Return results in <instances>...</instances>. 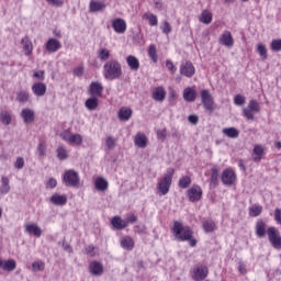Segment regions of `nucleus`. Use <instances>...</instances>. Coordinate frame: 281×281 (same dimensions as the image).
Segmentation results:
<instances>
[{"label":"nucleus","mask_w":281,"mask_h":281,"mask_svg":"<svg viewBox=\"0 0 281 281\" xmlns=\"http://www.w3.org/2000/svg\"><path fill=\"white\" fill-rule=\"evenodd\" d=\"M173 235L180 243H186L189 240L190 247H196V239L192 238V228L189 226H183L181 222H173Z\"/></svg>","instance_id":"obj_1"},{"label":"nucleus","mask_w":281,"mask_h":281,"mask_svg":"<svg viewBox=\"0 0 281 281\" xmlns=\"http://www.w3.org/2000/svg\"><path fill=\"white\" fill-rule=\"evenodd\" d=\"M105 80H117L122 78V64L117 59H111L103 65Z\"/></svg>","instance_id":"obj_2"},{"label":"nucleus","mask_w":281,"mask_h":281,"mask_svg":"<svg viewBox=\"0 0 281 281\" xmlns=\"http://www.w3.org/2000/svg\"><path fill=\"white\" fill-rule=\"evenodd\" d=\"M175 176V169L169 168L165 177L158 182L157 190L159 194L166 196L170 192V186H172V177Z\"/></svg>","instance_id":"obj_3"},{"label":"nucleus","mask_w":281,"mask_h":281,"mask_svg":"<svg viewBox=\"0 0 281 281\" xmlns=\"http://www.w3.org/2000/svg\"><path fill=\"white\" fill-rule=\"evenodd\" d=\"M63 181L67 187L78 188L80 184V176L74 169H69L64 173Z\"/></svg>","instance_id":"obj_4"},{"label":"nucleus","mask_w":281,"mask_h":281,"mask_svg":"<svg viewBox=\"0 0 281 281\" xmlns=\"http://www.w3.org/2000/svg\"><path fill=\"white\" fill-rule=\"evenodd\" d=\"M254 113H260V103L256 100H250L247 108L243 109L244 117L254 120Z\"/></svg>","instance_id":"obj_5"},{"label":"nucleus","mask_w":281,"mask_h":281,"mask_svg":"<svg viewBox=\"0 0 281 281\" xmlns=\"http://www.w3.org/2000/svg\"><path fill=\"white\" fill-rule=\"evenodd\" d=\"M268 238L274 249H281V237L278 228L271 226L267 231Z\"/></svg>","instance_id":"obj_6"},{"label":"nucleus","mask_w":281,"mask_h":281,"mask_svg":"<svg viewBox=\"0 0 281 281\" xmlns=\"http://www.w3.org/2000/svg\"><path fill=\"white\" fill-rule=\"evenodd\" d=\"M192 279L194 281H203L205 280V278H207V274L210 273V271L207 270V268L203 265H196L193 270H192Z\"/></svg>","instance_id":"obj_7"},{"label":"nucleus","mask_w":281,"mask_h":281,"mask_svg":"<svg viewBox=\"0 0 281 281\" xmlns=\"http://www.w3.org/2000/svg\"><path fill=\"white\" fill-rule=\"evenodd\" d=\"M201 100L206 111H214V98H212V93L209 90L201 91Z\"/></svg>","instance_id":"obj_8"},{"label":"nucleus","mask_w":281,"mask_h":281,"mask_svg":"<svg viewBox=\"0 0 281 281\" xmlns=\"http://www.w3.org/2000/svg\"><path fill=\"white\" fill-rule=\"evenodd\" d=\"M222 183L224 186H234L236 183V172L232 169H225L222 173Z\"/></svg>","instance_id":"obj_9"},{"label":"nucleus","mask_w":281,"mask_h":281,"mask_svg":"<svg viewBox=\"0 0 281 281\" xmlns=\"http://www.w3.org/2000/svg\"><path fill=\"white\" fill-rule=\"evenodd\" d=\"M188 196L191 203H195V201H201V198L203 196V190L199 186L194 184L188 190Z\"/></svg>","instance_id":"obj_10"},{"label":"nucleus","mask_w":281,"mask_h":281,"mask_svg":"<svg viewBox=\"0 0 281 281\" xmlns=\"http://www.w3.org/2000/svg\"><path fill=\"white\" fill-rule=\"evenodd\" d=\"M104 87L99 81H92L89 87V93L93 98H102Z\"/></svg>","instance_id":"obj_11"},{"label":"nucleus","mask_w":281,"mask_h":281,"mask_svg":"<svg viewBox=\"0 0 281 281\" xmlns=\"http://www.w3.org/2000/svg\"><path fill=\"white\" fill-rule=\"evenodd\" d=\"M220 44L228 48L234 47V37L232 36V32L224 31V33L220 36Z\"/></svg>","instance_id":"obj_12"},{"label":"nucleus","mask_w":281,"mask_h":281,"mask_svg":"<svg viewBox=\"0 0 281 281\" xmlns=\"http://www.w3.org/2000/svg\"><path fill=\"white\" fill-rule=\"evenodd\" d=\"M31 89L36 98H43L47 93V86L44 82H35Z\"/></svg>","instance_id":"obj_13"},{"label":"nucleus","mask_w":281,"mask_h":281,"mask_svg":"<svg viewBox=\"0 0 281 281\" xmlns=\"http://www.w3.org/2000/svg\"><path fill=\"white\" fill-rule=\"evenodd\" d=\"M112 27L116 34H124L126 32V21L124 19H115L112 22Z\"/></svg>","instance_id":"obj_14"},{"label":"nucleus","mask_w":281,"mask_h":281,"mask_svg":"<svg viewBox=\"0 0 281 281\" xmlns=\"http://www.w3.org/2000/svg\"><path fill=\"white\" fill-rule=\"evenodd\" d=\"M194 66L190 61L182 64L180 67V74L182 76H186V78H192V76H194Z\"/></svg>","instance_id":"obj_15"},{"label":"nucleus","mask_w":281,"mask_h":281,"mask_svg":"<svg viewBox=\"0 0 281 281\" xmlns=\"http://www.w3.org/2000/svg\"><path fill=\"white\" fill-rule=\"evenodd\" d=\"M61 47H63V45L56 38H49L46 42V49H47V52H49V54H56V52H58V49H60Z\"/></svg>","instance_id":"obj_16"},{"label":"nucleus","mask_w":281,"mask_h":281,"mask_svg":"<svg viewBox=\"0 0 281 281\" xmlns=\"http://www.w3.org/2000/svg\"><path fill=\"white\" fill-rule=\"evenodd\" d=\"M263 155H265V146L255 145L252 149V161H255L256 164H260Z\"/></svg>","instance_id":"obj_17"},{"label":"nucleus","mask_w":281,"mask_h":281,"mask_svg":"<svg viewBox=\"0 0 281 281\" xmlns=\"http://www.w3.org/2000/svg\"><path fill=\"white\" fill-rule=\"evenodd\" d=\"M151 98L156 102H164L166 100V90L164 87H156L153 91Z\"/></svg>","instance_id":"obj_18"},{"label":"nucleus","mask_w":281,"mask_h":281,"mask_svg":"<svg viewBox=\"0 0 281 281\" xmlns=\"http://www.w3.org/2000/svg\"><path fill=\"white\" fill-rule=\"evenodd\" d=\"M89 270L92 276H102V273H104V266L99 261H92L89 266Z\"/></svg>","instance_id":"obj_19"},{"label":"nucleus","mask_w":281,"mask_h":281,"mask_svg":"<svg viewBox=\"0 0 281 281\" xmlns=\"http://www.w3.org/2000/svg\"><path fill=\"white\" fill-rule=\"evenodd\" d=\"M113 228L114 229H126V227H128V222H126V220H122V217L120 216H114L111 221Z\"/></svg>","instance_id":"obj_20"},{"label":"nucleus","mask_w":281,"mask_h":281,"mask_svg":"<svg viewBox=\"0 0 281 281\" xmlns=\"http://www.w3.org/2000/svg\"><path fill=\"white\" fill-rule=\"evenodd\" d=\"M26 234H33L36 238H41L43 231L36 224H26L25 226Z\"/></svg>","instance_id":"obj_21"},{"label":"nucleus","mask_w":281,"mask_h":281,"mask_svg":"<svg viewBox=\"0 0 281 281\" xmlns=\"http://www.w3.org/2000/svg\"><path fill=\"white\" fill-rule=\"evenodd\" d=\"M50 203L58 206L67 205V195L55 193L50 196Z\"/></svg>","instance_id":"obj_22"},{"label":"nucleus","mask_w":281,"mask_h":281,"mask_svg":"<svg viewBox=\"0 0 281 281\" xmlns=\"http://www.w3.org/2000/svg\"><path fill=\"white\" fill-rule=\"evenodd\" d=\"M183 100L186 102H194V100H196V90L193 88H186L183 90Z\"/></svg>","instance_id":"obj_23"},{"label":"nucleus","mask_w":281,"mask_h":281,"mask_svg":"<svg viewBox=\"0 0 281 281\" xmlns=\"http://www.w3.org/2000/svg\"><path fill=\"white\" fill-rule=\"evenodd\" d=\"M1 269L10 273L14 271V269H16V261L14 259H8V260L1 259Z\"/></svg>","instance_id":"obj_24"},{"label":"nucleus","mask_w":281,"mask_h":281,"mask_svg":"<svg viewBox=\"0 0 281 281\" xmlns=\"http://www.w3.org/2000/svg\"><path fill=\"white\" fill-rule=\"evenodd\" d=\"M132 116L133 110H131V108H121L119 110V119L121 120V122H128Z\"/></svg>","instance_id":"obj_25"},{"label":"nucleus","mask_w":281,"mask_h":281,"mask_svg":"<svg viewBox=\"0 0 281 281\" xmlns=\"http://www.w3.org/2000/svg\"><path fill=\"white\" fill-rule=\"evenodd\" d=\"M21 117L23 119L24 124H32V122H34V110L23 109Z\"/></svg>","instance_id":"obj_26"},{"label":"nucleus","mask_w":281,"mask_h":281,"mask_svg":"<svg viewBox=\"0 0 281 281\" xmlns=\"http://www.w3.org/2000/svg\"><path fill=\"white\" fill-rule=\"evenodd\" d=\"M104 8H106V4L102 1H94V0L90 1V5H89L90 12H93V13L102 12Z\"/></svg>","instance_id":"obj_27"},{"label":"nucleus","mask_w":281,"mask_h":281,"mask_svg":"<svg viewBox=\"0 0 281 281\" xmlns=\"http://www.w3.org/2000/svg\"><path fill=\"white\" fill-rule=\"evenodd\" d=\"M126 63H127L130 69H132V71L139 70V59H137V57L130 55L126 57Z\"/></svg>","instance_id":"obj_28"},{"label":"nucleus","mask_w":281,"mask_h":281,"mask_svg":"<svg viewBox=\"0 0 281 281\" xmlns=\"http://www.w3.org/2000/svg\"><path fill=\"white\" fill-rule=\"evenodd\" d=\"M222 133L231 139H237L238 135H240V132L236 127H225L222 130Z\"/></svg>","instance_id":"obj_29"},{"label":"nucleus","mask_w":281,"mask_h":281,"mask_svg":"<svg viewBox=\"0 0 281 281\" xmlns=\"http://www.w3.org/2000/svg\"><path fill=\"white\" fill-rule=\"evenodd\" d=\"M135 146L138 148H146L148 144V137H146L144 134L138 133L135 137Z\"/></svg>","instance_id":"obj_30"},{"label":"nucleus","mask_w":281,"mask_h":281,"mask_svg":"<svg viewBox=\"0 0 281 281\" xmlns=\"http://www.w3.org/2000/svg\"><path fill=\"white\" fill-rule=\"evenodd\" d=\"M256 234L258 238H265V234H267V224L262 221H258L256 224Z\"/></svg>","instance_id":"obj_31"},{"label":"nucleus","mask_w":281,"mask_h":281,"mask_svg":"<svg viewBox=\"0 0 281 281\" xmlns=\"http://www.w3.org/2000/svg\"><path fill=\"white\" fill-rule=\"evenodd\" d=\"M94 186L100 192H104L109 189V182L104 178H97Z\"/></svg>","instance_id":"obj_32"},{"label":"nucleus","mask_w":281,"mask_h":281,"mask_svg":"<svg viewBox=\"0 0 281 281\" xmlns=\"http://www.w3.org/2000/svg\"><path fill=\"white\" fill-rule=\"evenodd\" d=\"M85 105L88 111H95L98 109V97L87 99Z\"/></svg>","instance_id":"obj_33"},{"label":"nucleus","mask_w":281,"mask_h":281,"mask_svg":"<svg viewBox=\"0 0 281 281\" xmlns=\"http://www.w3.org/2000/svg\"><path fill=\"white\" fill-rule=\"evenodd\" d=\"M16 100L20 102V104H25L26 102H30V92H27V90H20L16 93Z\"/></svg>","instance_id":"obj_34"},{"label":"nucleus","mask_w":281,"mask_h":281,"mask_svg":"<svg viewBox=\"0 0 281 281\" xmlns=\"http://www.w3.org/2000/svg\"><path fill=\"white\" fill-rule=\"evenodd\" d=\"M121 247H123V249H127L128 251H131V249H133V247H135V241H133V238L126 236L123 237L121 239Z\"/></svg>","instance_id":"obj_35"},{"label":"nucleus","mask_w":281,"mask_h":281,"mask_svg":"<svg viewBox=\"0 0 281 281\" xmlns=\"http://www.w3.org/2000/svg\"><path fill=\"white\" fill-rule=\"evenodd\" d=\"M200 22L204 23V25H210V23H212V12L207 10L202 11Z\"/></svg>","instance_id":"obj_36"},{"label":"nucleus","mask_w":281,"mask_h":281,"mask_svg":"<svg viewBox=\"0 0 281 281\" xmlns=\"http://www.w3.org/2000/svg\"><path fill=\"white\" fill-rule=\"evenodd\" d=\"M203 229L206 234H212V232H215L216 229V223L212 220H207L203 222Z\"/></svg>","instance_id":"obj_37"},{"label":"nucleus","mask_w":281,"mask_h":281,"mask_svg":"<svg viewBox=\"0 0 281 281\" xmlns=\"http://www.w3.org/2000/svg\"><path fill=\"white\" fill-rule=\"evenodd\" d=\"M0 122H2L5 126H10L12 122V115L8 111H3L0 113Z\"/></svg>","instance_id":"obj_38"},{"label":"nucleus","mask_w":281,"mask_h":281,"mask_svg":"<svg viewBox=\"0 0 281 281\" xmlns=\"http://www.w3.org/2000/svg\"><path fill=\"white\" fill-rule=\"evenodd\" d=\"M57 157L60 159V161H65L69 157V151L67 148L59 146L57 148Z\"/></svg>","instance_id":"obj_39"},{"label":"nucleus","mask_w":281,"mask_h":281,"mask_svg":"<svg viewBox=\"0 0 281 281\" xmlns=\"http://www.w3.org/2000/svg\"><path fill=\"white\" fill-rule=\"evenodd\" d=\"M97 54L98 58L102 61H106V59L111 57V52L106 48H100Z\"/></svg>","instance_id":"obj_40"},{"label":"nucleus","mask_w":281,"mask_h":281,"mask_svg":"<svg viewBox=\"0 0 281 281\" xmlns=\"http://www.w3.org/2000/svg\"><path fill=\"white\" fill-rule=\"evenodd\" d=\"M143 19H146V21H148L149 25H151L153 27L159 23V21L157 20V15L153 13H145L143 15Z\"/></svg>","instance_id":"obj_41"},{"label":"nucleus","mask_w":281,"mask_h":281,"mask_svg":"<svg viewBox=\"0 0 281 281\" xmlns=\"http://www.w3.org/2000/svg\"><path fill=\"white\" fill-rule=\"evenodd\" d=\"M1 194H8L10 192V180L8 177H2V187L0 188Z\"/></svg>","instance_id":"obj_42"},{"label":"nucleus","mask_w":281,"mask_h":281,"mask_svg":"<svg viewBox=\"0 0 281 281\" xmlns=\"http://www.w3.org/2000/svg\"><path fill=\"white\" fill-rule=\"evenodd\" d=\"M211 184L218 186V168L216 167L211 169Z\"/></svg>","instance_id":"obj_43"},{"label":"nucleus","mask_w":281,"mask_h":281,"mask_svg":"<svg viewBox=\"0 0 281 281\" xmlns=\"http://www.w3.org/2000/svg\"><path fill=\"white\" fill-rule=\"evenodd\" d=\"M68 144H71L72 146H80L82 144V135L80 134H72L70 136V140Z\"/></svg>","instance_id":"obj_44"},{"label":"nucleus","mask_w":281,"mask_h":281,"mask_svg":"<svg viewBox=\"0 0 281 281\" xmlns=\"http://www.w3.org/2000/svg\"><path fill=\"white\" fill-rule=\"evenodd\" d=\"M32 271H45V262H43L42 260L34 261L32 263Z\"/></svg>","instance_id":"obj_45"},{"label":"nucleus","mask_w":281,"mask_h":281,"mask_svg":"<svg viewBox=\"0 0 281 281\" xmlns=\"http://www.w3.org/2000/svg\"><path fill=\"white\" fill-rule=\"evenodd\" d=\"M257 52L259 54V56L263 59L267 60V46H265V44H258L257 45Z\"/></svg>","instance_id":"obj_46"},{"label":"nucleus","mask_w":281,"mask_h":281,"mask_svg":"<svg viewBox=\"0 0 281 281\" xmlns=\"http://www.w3.org/2000/svg\"><path fill=\"white\" fill-rule=\"evenodd\" d=\"M115 142H117V139H115L113 136H108L105 138V146L108 150H113V148H115Z\"/></svg>","instance_id":"obj_47"},{"label":"nucleus","mask_w":281,"mask_h":281,"mask_svg":"<svg viewBox=\"0 0 281 281\" xmlns=\"http://www.w3.org/2000/svg\"><path fill=\"white\" fill-rule=\"evenodd\" d=\"M148 56L154 63H157V47L155 44H151L148 49Z\"/></svg>","instance_id":"obj_48"},{"label":"nucleus","mask_w":281,"mask_h":281,"mask_svg":"<svg viewBox=\"0 0 281 281\" xmlns=\"http://www.w3.org/2000/svg\"><path fill=\"white\" fill-rule=\"evenodd\" d=\"M190 183H192V179L188 176H184L179 180V187L183 189L189 188Z\"/></svg>","instance_id":"obj_49"},{"label":"nucleus","mask_w":281,"mask_h":281,"mask_svg":"<svg viewBox=\"0 0 281 281\" xmlns=\"http://www.w3.org/2000/svg\"><path fill=\"white\" fill-rule=\"evenodd\" d=\"M262 214V206L254 204L250 207V216H260Z\"/></svg>","instance_id":"obj_50"},{"label":"nucleus","mask_w":281,"mask_h":281,"mask_svg":"<svg viewBox=\"0 0 281 281\" xmlns=\"http://www.w3.org/2000/svg\"><path fill=\"white\" fill-rule=\"evenodd\" d=\"M272 52H281V40H273L270 44Z\"/></svg>","instance_id":"obj_51"},{"label":"nucleus","mask_w":281,"mask_h":281,"mask_svg":"<svg viewBox=\"0 0 281 281\" xmlns=\"http://www.w3.org/2000/svg\"><path fill=\"white\" fill-rule=\"evenodd\" d=\"M46 150L47 146L45 145V143H40L37 146V155L40 157H45L47 155Z\"/></svg>","instance_id":"obj_52"},{"label":"nucleus","mask_w":281,"mask_h":281,"mask_svg":"<svg viewBox=\"0 0 281 281\" xmlns=\"http://www.w3.org/2000/svg\"><path fill=\"white\" fill-rule=\"evenodd\" d=\"M245 102H246L245 95H241V94L235 95L234 104H236V106H243V104H245Z\"/></svg>","instance_id":"obj_53"},{"label":"nucleus","mask_w":281,"mask_h":281,"mask_svg":"<svg viewBox=\"0 0 281 281\" xmlns=\"http://www.w3.org/2000/svg\"><path fill=\"white\" fill-rule=\"evenodd\" d=\"M24 167H25V160L23 159V157H18L14 162V168H16L18 170H23Z\"/></svg>","instance_id":"obj_54"},{"label":"nucleus","mask_w":281,"mask_h":281,"mask_svg":"<svg viewBox=\"0 0 281 281\" xmlns=\"http://www.w3.org/2000/svg\"><path fill=\"white\" fill-rule=\"evenodd\" d=\"M46 2L54 8H63L65 4V0H46Z\"/></svg>","instance_id":"obj_55"},{"label":"nucleus","mask_w":281,"mask_h":281,"mask_svg":"<svg viewBox=\"0 0 281 281\" xmlns=\"http://www.w3.org/2000/svg\"><path fill=\"white\" fill-rule=\"evenodd\" d=\"M167 136H168V134H167L166 128H162V130H158V131H157V138H158L160 142H165Z\"/></svg>","instance_id":"obj_56"},{"label":"nucleus","mask_w":281,"mask_h":281,"mask_svg":"<svg viewBox=\"0 0 281 281\" xmlns=\"http://www.w3.org/2000/svg\"><path fill=\"white\" fill-rule=\"evenodd\" d=\"M162 34H170L172 32V26H170V23L168 21L164 22V25L161 26Z\"/></svg>","instance_id":"obj_57"},{"label":"nucleus","mask_w":281,"mask_h":281,"mask_svg":"<svg viewBox=\"0 0 281 281\" xmlns=\"http://www.w3.org/2000/svg\"><path fill=\"white\" fill-rule=\"evenodd\" d=\"M74 76H77V78H82L85 74V67L79 66L72 70Z\"/></svg>","instance_id":"obj_58"},{"label":"nucleus","mask_w":281,"mask_h":281,"mask_svg":"<svg viewBox=\"0 0 281 281\" xmlns=\"http://www.w3.org/2000/svg\"><path fill=\"white\" fill-rule=\"evenodd\" d=\"M23 49H24L26 56H30V54H32V49H33L31 42H25Z\"/></svg>","instance_id":"obj_59"},{"label":"nucleus","mask_w":281,"mask_h":281,"mask_svg":"<svg viewBox=\"0 0 281 281\" xmlns=\"http://www.w3.org/2000/svg\"><path fill=\"white\" fill-rule=\"evenodd\" d=\"M125 222L127 223H137V216L135 214H127Z\"/></svg>","instance_id":"obj_60"},{"label":"nucleus","mask_w":281,"mask_h":281,"mask_svg":"<svg viewBox=\"0 0 281 281\" xmlns=\"http://www.w3.org/2000/svg\"><path fill=\"white\" fill-rule=\"evenodd\" d=\"M86 254L87 256H90L91 258H93V256H95V247L93 246L86 247Z\"/></svg>","instance_id":"obj_61"},{"label":"nucleus","mask_w":281,"mask_h":281,"mask_svg":"<svg viewBox=\"0 0 281 281\" xmlns=\"http://www.w3.org/2000/svg\"><path fill=\"white\" fill-rule=\"evenodd\" d=\"M71 135H72L71 133L66 131L60 134V137H61V139H64V142H68V144H69Z\"/></svg>","instance_id":"obj_62"},{"label":"nucleus","mask_w":281,"mask_h":281,"mask_svg":"<svg viewBox=\"0 0 281 281\" xmlns=\"http://www.w3.org/2000/svg\"><path fill=\"white\" fill-rule=\"evenodd\" d=\"M56 186H58V182L56 181V179L54 178H50L47 183H46V187L47 188H50V189H54L56 188Z\"/></svg>","instance_id":"obj_63"},{"label":"nucleus","mask_w":281,"mask_h":281,"mask_svg":"<svg viewBox=\"0 0 281 281\" xmlns=\"http://www.w3.org/2000/svg\"><path fill=\"white\" fill-rule=\"evenodd\" d=\"M274 220L277 221V223H279L281 225V210L277 209L274 211Z\"/></svg>","instance_id":"obj_64"}]
</instances>
